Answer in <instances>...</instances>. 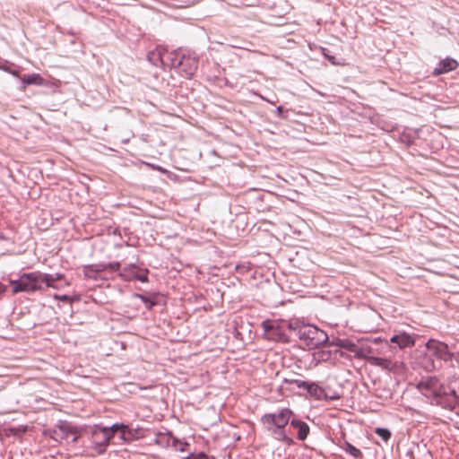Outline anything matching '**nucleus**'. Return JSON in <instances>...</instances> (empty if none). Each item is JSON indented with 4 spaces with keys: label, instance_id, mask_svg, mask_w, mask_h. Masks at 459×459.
Masks as SVG:
<instances>
[{
    "label": "nucleus",
    "instance_id": "393cba45",
    "mask_svg": "<svg viewBox=\"0 0 459 459\" xmlns=\"http://www.w3.org/2000/svg\"><path fill=\"white\" fill-rule=\"evenodd\" d=\"M147 273H148V270H145L144 273H135L134 274L133 280L135 279L142 282H148L149 280H148Z\"/></svg>",
    "mask_w": 459,
    "mask_h": 459
},
{
    "label": "nucleus",
    "instance_id": "f8f14e48",
    "mask_svg": "<svg viewBox=\"0 0 459 459\" xmlns=\"http://www.w3.org/2000/svg\"><path fill=\"white\" fill-rule=\"evenodd\" d=\"M149 62L156 67L169 66V60H168V53L163 55L160 50H154L149 52L147 55Z\"/></svg>",
    "mask_w": 459,
    "mask_h": 459
},
{
    "label": "nucleus",
    "instance_id": "bb28decb",
    "mask_svg": "<svg viewBox=\"0 0 459 459\" xmlns=\"http://www.w3.org/2000/svg\"><path fill=\"white\" fill-rule=\"evenodd\" d=\"M322 52L324 56L333 65H338L339 63L336 61L335 56L329 55L328 50L325 48H322Z\"/></svg>",
    "mask_w": 459,
    "mask_h": 459
},
{
    "label": "nucleus",
    "instance_id": "2eb2a0df",
    "mask_svg": "<svg viewBox=\"0 0 459 459\" xmlns=\"http://www.w3.org/2000/svg\"><path fill=\"white\" fill-rule=\"evenodd\" d=\"M370 362L374 366L380 367L387 370H392L394 367V363L385 358L371 357Z\"/></svg>",
    "mask_w": 459,
    "mask_h": 459
},
{
    "label": "nucleus",
    "instance_id": "423d86ee",
    "mask_svg": "<svg viewBox=\"0 0 459 459\" xmlns=\"http://www.w3.org/2000/svg\"><path fill=\"white\" fill-rule=\"evenodd\" d=\"M13 287V293L19 292L33 293L37 290H43V286L39 284L38 272L24 273L18 280H10Z\"/></svg>",
    "mask_w": 459,
    "mask_h": 459
},
{
    "label": "nucleus",
    "instance_id": "9d476101",
    "mask_svg": "<svg viewBox=\"0 0 459 459\" xmlns=\"http://www.w3.org/2000/svg\"><path fill=\"white\" fill-rule=\"evenodd\" d=\"M290 427L297 430V438L299 440L304 441L307 439L310 430L307 423L294 417L290 420Z\"/></svg>",
    "mask_w": 459,
    "mask_h": 459
},
{
    "label": "nucleus",
    "instance_id": "a211bd4d",
    "mask_svg": "<svg viewBox=\"0 0 459 459\" xmlns=\"http://www.w3.org/2000/svg\"><path fill=\"white\" fill-rule=\"evenodd\" d=\"M135 265L134 264L126 266L122 271L119 272V277L124 281H130L133 280Z\"/></svg>",
    "mask_w": 459,
    "mask_h": 459
},
{
    "label": "nucleus",
    "instance_id": "0eeeda50",
    "mask_svg": "<svg viewBox=\"0 0 459 459\" xmlns=\"http://www.w3.org/2000/svg\"><path fill=\"white\" fill-rule=\"evenodd\" d=\"M426 346L429 355L440 360L446 362L452 360L454 358L453 353L449 351L448 345L445 342L430 339Z\"/></svg>",
    "mask_w": 459,
    "mask_h": 459
},
{
    "label": "nucleus",
    "instance_id": "4c0bfd02",
    "mask_svg": "<svg viewBox=\"0 0 459 459\" xmlns=\"http://www.w3.org/2000/svg\"><path fill=\"white\" fill-rule=\"evenodd\" d=\"M10 73L13 74V75H17V73L14 71H10Z\"/></svg>",
    "mask_w": 459,
    "mask_h": 459
},
{
    "label": "nucleus",
    "instance_id": "f257e3e1",
    "mask_svg": "<svg viewBox=\"0 0 459 459\" xmlns=\"http://www.w3.org/2000/svg\"><path fill=\"white\" fill-rule=\"evenodd\" d=\"M417 389L430 401L431 404L439 405L445 409L453 410L459 403L456 391L440 384L436 377H422L417 384Z\"/></svg>",
    "mask_w": 459,
    "mask_h": 459
},
{
    "label": "nucleus",
    "instance_id": "f03ea898",
    "mask_svg": "<svg viewBox=\"0 0 459 459\" xmlns=\"http://www.w3.org/2000/svg\"><path fill=\"white\" fill-rule=\"evenodd\" d=\"M287 327L295 333L308 350L316 349L328 342L327 333L313 325L304 324L297 320L288 323Z\"/></svg>",
    "mask_w": 459,
    "mask_h": 459
},
{
    "label": "nucleus",
    "instance_id": "9b49d317",
    "mask_svg": "<svg viewBox=\"0 0 459 459\" xmlns=\"http://www.w3.org/2000/svg\"><path fill=\"white\" fill-rule=\"evenodd\" d=\"M390 342L397 344L400 349L412 347L415 344L414 337L407 333H401L392 336Z\"/></svg>",
    "mask_w": 459,
    "mask_h": 459
},
{
    "label": "nucleus",
    "instance_id": "e433bc0d",
    "mask_svg": "<svg viewBox=\"0 0 459 459\" xmlns=\"http://www.w3.org/2000/svg\"><path fill=\"white\" fill-rule=\"evenodd\" d=\"M0 68H1V69H4V70H5V71H9V70L7 69V67H5V66H2V65H0Z\"/></svg>",
    "mask_w": 459,
    "mask_h": 459
},
{
    "label": "nucleus",
    "instance_id": "4be33fe9",
    "mask_svg": "<svg viewBox=\"0 0 459 459\" xmlns=\"http://www.w3.org/2000/svg\"><path fill=\"white\" fill-rule=\"evenodd\" d=\"M375 433L385 442L391 438V431L385 428H377Z\"/></svg>",
    "mask_w": 459,
    "mask_h": 459
},
{
    "label": "nucleus",
    "instance_id": "7ed1b4c3",
    "mask_svg": "<svg viewBox=\"0 0 459 459\" xmlns=\"http://www.w3.org/2000/svg\"><path fill=\"white\" fill-rule=\"evenodd\" d=\"M118 431L121 432V439H129L126 434H131V432L128 426L125 424L115 423L111 427L94 425L91 430V447L96 450L98 454H103L109 445L110 440Z\"/></svg>",
    "mask_w": 459,
    "mask_h": 459
},
{
    "label": "nucleus",
    "instance_id": "aec40b11",
    "mask_svg": "<svg viewBox=\"0 0 459 459\" xmlns=\"http://www.w3.org/2000/svg\"><path fill=\"white\" fill-rule=\"evenodd\" d=\"M134 297L141 299L145 304L146 308L148 310H152L153 308V307L158 304V302L156 300H152V299H150L149 297H147L143 294L134 293Z\"/></svg>",
    "mask_w": 459,
    "mask_h": 459
},
{
    "label": "nucleus",
    "instance_id": "7c9ffc66",
    "mask_svg": "<svg viewBox=\"0 0 459 459\" xmlns=\"http://www.w3.org/2000/svg\"><path fill=\"white\" fill-rule=\"evenodd\" d=\"M341 398V396L333 392V394H328V397H323L324 400H329V401H335V400H339Z\"/></svg>",
    "mask_w": 459,
    "mask_h": 459
},
{
    "label": "nucleus",
    "instance_id": "f3484780",
    "mask_svg": "<svg viewBox=\"0 0 459 459\" xmlns=\"http://www.w3.org/2000/svg\"><path fill=\"white\" fill-rule=\"evenodd\" d=\"M121 264L119 262H112L108 264L96 265V272H109L114 273L120 270Z\"/></svg>",
    "mask_w": 459,
    "mask_h": 459
},
{
    "label": "nucleus",
    "instance_id": "473e14b6",
    "mask_svg": "<svg viewBox=\"0 0 459 459\" xmlns=\"http://www.w3.org/2000/svg\"><path fill=\"white\" fill-rule=\"evenodd\" d=\"M11 238L4 232L0 231V241H9Z\"/></svg>",
    "mask_w": 459,
    "mask_h": 459
},
{
    "label": "nucleus",
    "instance_id": "c9c22d12",
    "mask_svg": "<svg viewBox=\"0 0 459 459\" xmlns=\"http://www.w3.org/2000/svg\"><path fill=\"white\" fill-rule=\"evenodd\" d=\"M4 291V287L0 284V293H3Z\"/></svg>",
    "mask_w": 459,
    "mask_h": 459
},
{
    "label": "nucleus",
    "instance_id": "a878e982",
    "mask_svg": "<svg viewBox=\"0 0 459 459\" xmlns=\"http://www.w3.org/2000/svg\"><path fill=\"white\" fill-rule=\"evenodd\" d=\"M290 382L295 384L299 388H301L304 390H307V385L309 384L308 381H304V380H299V379L291 380Z\"/></svg>",
    "mask_w": 459,
    "mask_h": 459
},
{
    "label": "nucleus",
    "instance_id": "ddd939ff",
    "mask_svg": "<svg viewBox=\"0 0 459 459\" xmlns=\"http://www.w3.org/2000/svg\"><path fill=\"white\" fill-rule=\"evenodd\" d=\"M325 345L336 346V347L344 349L350 352L357 351V345L352 341H351L349 339L336 338L331 342L328 341V342Z\"/></svg>",
    "mask_w": 459,
    "mask_h": 459
},
{
    "label": "nucleus",
    "instance_id": "20e7f679",
    "mask_svg": "<svg viewBox=\"0 0 459 459\" xmlns=\"http://www.w3.org/2000/svg\"><path fill=\"white\" fill-rule=\"evenodd\" d=\"M293 412L288 409H281L278 413H266L261 417V422L265 429L278 439L285 440L286 435L283 430L284 427L291 420Z\"/></svg>",
    "mask_w": 459,
    "mask_h": 459
},
{
    "label": "nucleus",
    "instance_id": "412c9836",
    "mask_svg": "<svg viewBox=\"0 0 459 459\" xmlns=\"http://www.w3.org/2000/svg\"><path fill=\"white\" fill-rule=\"evenodd\" d=\"M345 451L354 458L362 457L361 451L349 442L345 443Z\"/></svg>",
    "mask_w": 459,
    "mask_h": 459
},
{
    "label": "nucleus",
    "instance_id": "cd10ccee",
    "mask_svg": "<svg viewBox=\"0 0 459 459\" xmlns=\"http://www.w3.org/2000/svg\"><path fill=\"white\" fill-rule=\"evenodd\" d=\"M189 446V444L187 442H177L175 444V447L177 450H179L181 452L187 450V447Z\"/></svg>",
    "mask_w": 459,
    "mask_h": 459
},
{
    "label": "nucleus",
    "instance_id": "6e6552de",
    "mask_svg": "<svg viewBox=\"0 0 459 459\" xmlns=\"http://www.w3.org/2000/svg\"><path fill=\"white\" fill-rule=\"evenodd\" d=\"M70 434H74V428L71 427L68 423H61L56 425L52 430L51 437L56 441H62L68 439Z\"/></svg>",
    "mask_w": 459,
    "mask_h": 459
},
{
    "label": "nucleus",
    "instance_id": "6ab92c4d",
    "mask_svg": "<svg viewBox=\"0 0 459 459\" xmlns=\"http://www.w3.org/2000/svg\"><path fill=\"white\" fill-rule=\"evenodd\" d=\"M22 82L24 85H30V84L39 85L42 82V78L40 77L39 74H29V75H24L22 78Z\"/></svg>",
    "mask_w": 459,
    "mask_h": 459
},
{
    "label": "nucleus",
    "instance_id": "39448f33",
    "mask_svg": "<svg viewBox=\"0 0 459 459\" xmlns=\"http://www.w3.org/2000/svg\"><path fill=\"white\" fill-rule=\"evenodd\" d=\"M169 67L176 69L186 78H191L198 66V59L190 54H185L181 49L173 50L168 53Z\"/></svg>",
    "mask_w": 459,
    "mask_h": 459
},
{
    "label": "nucleus",
    "instance_id": "5701e85b",
    "mask_svg": "<svg viewBox=\"0 0 459 459\" xmlns=\"http://www.w3.org/2000/svg\"><path fill=\"white\" fill-rule=\"evenodd\" d=\"M317 359L322 361H326L331 359L332 352L330 351H321L315 354Z\"/></svg>",
    "mask_w": 459,
    "mask_h": 459
},
{
    "label": "nucleus",
    "instance_id": "f704fd0d",
    "mask_svg": "<svg viewBox=\"0 0 459 459\" xmlns=\"http://www.w3.org/2000/svg\"><path fill=\"white\" fill-rule=\"evenodd\" d=\"M283 110L284 109L281 106L277 107L276 113H277L278 117H282Z\"/></svg>",
    "mask_w": 459,
    "mask_h": 459
},
{
    "label": "nucleus",
    "instance_id": "c756f323",
    "mask_svg": "<svg viewBox=\"0 0 459 459\" xmlns=\"http://www.w3.org/2000/svg\"><path fill=\"white\" fill-rule=\"evenodd\" d=\"M262 325H263V328H264V330L265 332H270V331H273L274 332L275 331L273 324L270 321H268V320L264 321L262 323Z\"/></svg>",
    "mask_w": 459,
    "mask_h": 459
},
{
    "label": "nucleus",
    "instance_id": "1a4fd4ad",
    "mask_svg": "<svg viewBox=\"0 0 459 459\" xmlns=\"http://www.w3.org/2000/svg\"><path fill=\"white\" fill-rule=\"evenodd\" d=\"M458 67V62L451 57H446L441 60L437 66L434 69V75H440L448 72L454 71Z\"/></svg>",
    "mask_w": 459,
    "mask_h": 459
},
{
    "label": "nucleus",
    "instance_id": "dca6fc26",
    "mask_svg": "<svg viewBox=\"0 0 459 459\" xmlns=\"http://www.w3.org/2000/svg\"><path fill=\"white\" fill-rule=\"evenodd\" d=\"M38 280H39V284H40V285L45 284L46 287H48V288H53V289L56 288V286L55 285V281H54L52 274L38 272Z\"/></svg>",
    "mask_w": 459,
    "mask_h": 459
},
{
    "label": "nucleus",
    "instance_id": "b1692460",
    "mask_svg": "<svg viewBox=\"0 0 459 459\" xmlns=\"http://www.w3.org/2000/svg\"><path fill=\"white\" fill-rule=\"evenodd\" d=\"M185 459H209V457L204 452H200L198 454L191 453Z\"/></svg>",
    "mask_w": 459,
    "mask_h": 459
},
{
    "label": "nucleus",
    "instance_id": "4468645a",
    "mask_svg": "<svg viewBox=\"0 0 459 459\" xmlns=\"http://www.w3.org/2000/svg\"><path fill=\"white\" fill-rule=\"evenodd\" d=\"M306 391L317 400H323V397H328V393L325 389L315 382H309Z\"/></svg>",
    "mask_w": 459,
    "mask_h": 459
},
{
    "label": "nucleus",
    "instance_id": "72a5a7b5",
    "mask_svg": "<svg viewBox=\"0 0 459 459\" xmlns=\"http://www.w3.org/2000/svg\"><path fill=\"white\" fill-rule=\"evenodd\" d=\"M52 275H53V278H54L55 281H60V280H62L64 278V274L59 273L52 274Z\"/></svg>",
    "mask_w": 459,
    "mask_h": 459
},
{
    "label": "nucleus",
    "instance_id": "c85d7f7f",
    "mask_svg": "<svg viewBox=\"0 0 459 459\" xmlns=\"http://www.w3.org/2000/svg\"><path fill=\"white\" fill-rule=\"evenodd\" d=\"M54 298L56 299L62 300L64 302H68V303H72V301H73L72 298L70 296H68V295H57V294H56V295H54Z\"/></svg>",
    "mask_w": 459,
    "mask_h": 459
},
{
    "label": "nucleus",
    "instance_id": "2f4dec72",
    "mask_svg": "<svg viewBox=\"0 0 459 459\" xmlns=\"http://www.w3.org/2000/svg\"><path fill=\"white\" fill-rule=\"evenodd\" d=\"M70 437H72V438H71V442H72V443H76V442H78V440H79V435L77 434V429H74V434H70Z\"/></svg>",
    "mask_w": 459,
    "mask_h": 459
}]
</instances>
